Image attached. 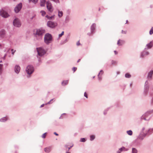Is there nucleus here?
I'll return each mask as SVG.
<instances>
[{
	"instance_id": "obj_43",
	"label": "nucleus",
	"mask_w": 153,
	"mask_h": 153,
	"mask_svg": "<svg viewBox=\"0 0 153 153\" xmlns=\"http://www.w3.org/2000/svg\"><path fill=\"white\" fill-rule=\"evenodd\" d=\"M73 146V145L72 146H70V147H68V146H65V147L66 148H68V151H69L71 149V148Z\"/></svg>"
},
{
	"instance_id": "obj_3",
	"label": "nucleus",
	"mask_w": 153,
	"mask_h": 153,
	"mask_svg": "<svg viewBox=\"0 0 153 153\" xmlns=\"http://www.w3.org/2000/svg\"><path fill=\"white\" fill-rule=\"evenodd\" d=\"M152 113L153 110L147 111L141 117V119L145 120H149L150 119L149 116Z\"/></svg>"
},
{
	"instance_id": "obj_53",
	"label": "nucleus",
	"mask_w": 153,
	"mask_h": 153,
	"mask_svg": "<svg viewBox=\"0 0 153 153\" xmlns=\"http://www.w3.org/2000/svg\"><path fill=\"white\" fill-rule=\"evenodd\" d=\"M114 53L115 54V55H116L117 54V52L116 51H114Z\"/></svg>"
},
{
	"instance_id": "obj_19",
	"label": "nucleus",
	"mask_w": 153,
	"mask_h": 153,
	"mask_svg": "<svg viewBox=\"0 0 153 153\" xmlns=\"http://www.w3.org/2000/svg\"><path fill=\"white\" fill-rule=\"evenodd\" d=\"M103 71L102 70H101L100 71V73H99V74L98 75V79L99 81L101 80L102 79L101 76H100L99 75H100V74L102 75V74H103Z\"/></svg>"
},
{
	"instance_id": "obj_30",
	"label": "nucleus",
	"mask_w": 153,
	"mask_h": 153,
	"mask_svg": "<svg viewBox=\"0 0 153 153\" xmlns=\"http://www.w3.org/2000/svg\"><path fill=\"white\" fill-rule=\"evenodd\" d=\"M153 132V128H149L148 131V133L151 134Z\"/></svg>"
},
{
	"instance_id": "obj_8",
	"label": "nucleus",
	"mask_w": 153,
	"mask_h": 153,
	"mask_svg": "<svg viewBox=\"0 0 153 153\" xmlns=\"http://www.w3.org/2000/svg\"><path fill=\"white\" fill-rule=\"evenodd\" d=\"M13 25L16 27H19L21 26V23L19 20L17 19H15L13 22Z\"/></svg>"
},
{
	"instance_id": "obj_5",
	"label": "nucleus",
	"mask_w": 153,
	"mask_h": 153,
	"mask_svg": "<svg viewBox=\"0 0 153 153\" xmlns=\"http://www.w3.org/2000/svg\"><path fill=\"white\" fill-rule=\"evenodd\" d=\"M34 71V68L31 65H29L28 66L26 69V72L28 75H30L32 74L33 73Z\"/></svg>"
},
{
	"instance_id": "obj_25",
	"label": "nucleus",
	"mask_w": 153,
	"mask_h": 153,
	"mask_svg": "<svg viewBox=\"0 0 153 153\" xmlns=\"http://www.w3.org/2000/svg\"><path fill=\"white\" fill-rule=\"evenodd\" d=\"M58 16L59 18L63 16V12L62 11H60L59 10H58Z\"/></svg>"
},
{
	"instance_id": "obj_26",
	"label": "nucleus",
	"mask_w": 153,
	"mask_h": 153,
	"mask_svg": "<svg viewBox=\"0 0 153 153\" xmlns=\"http://www.w3.org/2000/svg\"><path fill=\"white\" fill-rule=\"evenodd\" d=\"M68 80L64 81L62 82V84L63 85H65L68 84Z\"/></svg>"
},
{
	"instance_id": "obj_56",
	"label": "nucleus",
	"mask_w": 153,
	"mask_h": 153,
	"mask_svg": "<svg viewBox=\"0 0 153 153\" xmlns=\"http://www.w3.org/2000/svg\"><path fill=\"white\" fill-rule=\"evenodd\" d=\"M50 102V101L49 102H48L46 104H45L46 105L47 104H50V102Z\"/></svg>"
},
{
	"instance_id": "obj_61",
	"label": "nucleus",
	"mask_w": 153,
	"mask_h": 153,
	"mask_svg": "<svg viewBox=\"0 0 153 153\" xmlns=\"http://www.w3.org/2000/svg\"><path fill=\"white\" fill-rule=\"evenodd\" d=\"M65 153H70V152H68V151H67Z\"/></svg>"
},
{
	"instance_id": "obj_47",
	"label": "nucleus",
	"mask_w": 153,
	"mask_h": 153,
	"mask_svg": "<svg viewBox=\"0 0 153 153\" xmlns=\"http://www.w3.org/2000/svg\"><path fill=\"white\" fill-rule=\"evenodd\" d=\"M76 45H77V46H79V45H80V43L79 41H78L77 42Z\"/></svg>"
},
{
	"instance_id": "obj_49",
	"label": "nucleus",
	"mask_w": 153,
	"mask_h": 153,
	"mask_svg": "<svg viewBox=\"0 0 153 153\" xmlns=\"http://www.w3.org/2000/svg\"><path fill=\"white\" fill-rule=\"evenodd\" d=\"M107 111L105 110L104 111V115H105L107 114Z\"/></svg>"
},
{
	"instance_id": "obj_41",
	"label": "nucleus",
	"mask_w": 153,
	"mask_h": 153,
	"mask_svg": "<svg viewBox=\"0 0 153 153\" xmlns=\"http://www.w3.org/2000/svg\"><path fill=\"white\" fill-rule=\"evenodd\" d=\"M46 133H45L44 134H43L42 136V138H45V137H46Z\"/></svg>"
},
{
	"instance_id": "obj_29",
	"label": "nucleus",
	"mask_w": 153,
	"mask_h": 153,
	"mask_svg": "<svg viewBox=\"0 0 153 153\" xmlns=\"http://www.w3.org/2000/svg\"><path fill=\"white\" fill-rule=\"evenodd\" d=\"M127 134L131 136L132 134V131L131 130H129L127 131Z\"/></svg>"
},
{
	"instance_id": "obj_21",
	"label": "nucleus",
	"mask_w": 153,
	"mask_h": 153,
	"mask_svg": "<svg viewBox=\"0 0 153 153\" xmlns=\"http://www.w3.org/2000/svg\"><path fill=\"white\" fill-rule=\"evenodd\" d=\"M153 74V71H151L148 73L147 77L148 79H151Z\"/></svg>"
},
{
	"instance_id": "obj_44",
	"label": "nucleus",
	"mask_w": 153,
	"mask_h": 153,
	"mask_svg": "<svg viewBox=\"0 0 153 153\" xmlns=\"http://www.w3.org/2000/svg\"><path fill=\"white\" fill-rule=\"evenodd\" d=\"M77 69V68L76 67H73L72 68V70L74 71V72Z\"/></svg>"
},
{
	"instance_id": "obj_37",
	"label": "nucleus",
	"mask_w": 153,
	"mask_h": 153,
	"mask_svg": "<svg viewBox=\"0 0 153 153\" xmlns=\"http://www.w3.org/2000/svg\"><path fill=\"white\" fill-rule=\"evenodd\" d=\"M80 141L81 142H84L86 141V140L85 138H81Z\"/></svg>"
},
{
	"instance_id": "obj_17",
	"label": "nucleus",
	"mask_w": 153,
	"mask_h": 153,
	"mask_svg": "<svg viewBox=\"0 0 153 153\" xmlns=\"http://www.w3.org/2000/svg\"><path fill=\"white\" fill-rule=\"evenodd\" d=\"M5 34V31L4 30H1L0 31V37L3 38L4 37Z\"/></svg>"
},
{
	"instance_id": "obj_45",
	"label": "nucleus",
	"mask_w": 153,
	"mask_h": 153,
	"mask_svg": "<svg viewBox=\"0 0 153 153\" xmlns=\"http://www.w3.org/2000/svg\"><path fill=\"white\" fill-rule=\"evenodd\" d=\"M84 96L86 97V98H88V95L86 93V92H85L84 94Z\"/></svg>"
},
{
	"instance_id": "obj_18",
	"label": "nucleus",
	"mask_w": 153,
	"mask_h": 153,
	"mask_svg": "<svg viewBox=\"0 0 153 153\" xmlns=\"http://www.w3.org/2000/svg\"><path fill=\"white\" fill-rule=\"evenodd\" d=\"M153 46V40L151 41L149 43L146 45V46L147 47V49L151 48Z\"/></svg>"
},
{
	"instance_id": "obj_52",
	"label": "nucleus",
	"mask_w": 153,
	"mask_h": 153,
	"mask_svg": "<svg viewBox=\"0 0 153 153\" xmlns=\"http://www.w3.org/2000/svg\"><path fill=\"white\" fill-rule=\"evenodd\" d=\"M54 134H55L56 135V136H58V134H57L56 132H54Z\"/></svg>"
},
{
	"instance_id": "obj_2",
	"label": "nucleus",
	"mask_w": 153,
	"mask_h": 153,
	"mask_svg": "<svg viewBox=\"0 0 153 153\" xmlns=\"http://www.w3.org/2000/svg\"><path fill=\"white\" fill-rule=\"evenodd\" d=\"M53 39L51 35L48 33L45 34L44 38V42L47 45H49L51 43Z\"/></svg>"
},
{
	"instance_id": "obj_11",
	"label": "nucleus",
	"mask_w": 153,
	"mask_h": 153,
	"mask_svg": "<svg viewBox=\"0 0 153 153\" xmlns=\"http://www.w3.org/2000/svg\"><path fill=\"white\" fill-rule=\"evenodd\" d=\"M149 89V85H148V82L146 81L145 83V88L144 91V93L146 94L148 93Z\"/></svg>"
},
{
	"instance_id": "obj_60",
	"label": "nucleus",
	"mask_w": 153,
	"mask_h": 153,
	"mask_svg": "<svg viewBox=\"0 0 153 153\" xmlns=\"http://www.w3.org/2000/svg\"><path fill=\"white\" fill-rule=\"evenodd\" d=\"M53 99H52L50 101V102H51L52 101H53Z\"/></svg>"
},
{
	"instance_id": "obj_51",
	"label": "nucleus",
	"mask_w": 153,
	"mask_h": 153,
	"mask_svg": "<svg viewBox=\"0 0 153 153\" xmlns=\"http://www.w3.org/2000/svg\"><path fill=\"white\" fill-rule=\"evenodd\" d=\"M92 34L91 32V33H88V35L89 36L91 35V34Z\"/></svg>"
},
{
	"instance_id": "obj_14",
	"label": "nucleus",
	"mask_w": 153,
	"mask_h": 153,
	"mask_svg": "<svg viewBox=\"0 0 153 153\" xmlns=\"http://www.w3.org/2000/svg\"><path fill=\"white\" fill-rule=\"evenodd\" d=\"M20 70V68L18 65H16L14 68V71L15 72L17 73L18 74Z\"/></svg>"
},
{
	"instance_id": "obj_22",
	"label": "nucleus",
	"mask_w": 153,
	"mask_h": 153,
	"mask_svg": "<svg viewBox=\"0 0 153 153\" xmlns=\"http://www.w3.org/2000/svg\"><path fill=\"white\" fill-rule=\"evenodd\" d=\"M46 2L45 0H40V4L41 7H44L45 6Z\"/></svg>"
},
{
	"instance_id": "obj_1",
	"label": "nucleus",
	"mask_w": 153,
	"mask_h": 153,
	"mask_svg": "<svg viewBox=\"0 0 153 153\" xmlns=\"http://www.w3.org/2000/svg\"><path fill=\"white\" fill-rule=\"evenodd\" d=\"M45 32V30L41 28L36 29V30H34V34L35 39L39 41L42 40L43 35Z\"/></svg>"
},
{
	"instance_id": "obj_50",
	"label": "nucleus",
	"mask_w": 153,
	"mask_h": 153,
	"mask_svg": "<svg viewBox=\"0 0 153 153\" xmlns=\"http://www.w3.org/2000/svg\"><path fill=\"white\" fill-rule=\"evenodd\" d=\"M145 129V128L144 127H143L142 128V129L141 132H143V131Z\"/></svg>"
},
{
	"instance_id": "obj_13",
	"label": "nucleus",
	"mask_w": 153,
	"mask_h": 153,
	"mask_svg": "<svg viewBox=\"0 0 153 153\" xmlns=\"http://www.w3.org/2000/svg\"><path fill=\"white\" fill-rule=\"evenodd\" d=\"M96 24L95 23H93L91 27V30L92 33H94L95 29Z\"/></svg>"
},
{
	"instance_id": "obj_59",
	"label": "nucleus",
	"mask_w": 153,
	"mask_h": 153,
	"mask_svg": "<svg viewBox=\"0 0 153 153\" xmlns=\"http://www.w3.org/2000/svg\"><path fill=\"white\" fill-rule=\"evenodd\" d=\"M6 54H5V55H4V58H5V56H6Z\"/></svg>"
},
{
	"instance_id": "obj_9",
	"label": "nucleus",
	"mask_w": 153,
	"mask_h": 153,
	"mask_svg": "<svg viewBox=\"0 0 153 153\" xmlns=\"http://www.w3.org/2000/svg\"><path fill=\"white\" fill-rule=\"evenodd\" d=\"M46 4L47 8L48 10L50 12H52L53 10L51 3L49 1H48L46 2Z\"/></svg>"
},
{
	"instance_id": "obj_24",
	"label": "nucleus",
	"mask_w": 153,
	"mask_h": 153,
	"mask_svg": "<svg viewBox=\"0 0 153 153\" xmlns=\"http://www.w3.org/2000/svg\"><path fill=\"white\" fill-rule=\"evenodd\" d=\"M55 16L54 15H53L51 16H48V15L46 16V17L49 20H52V19H54V17Z\"/></svg>"
},
{
	"instance_id": "obj_12",
	"label": "nucleus",
	"mask_w": 153,
	"mask_h": 153,
	"mask_svg": "<svg viewBox=\"0 0 153 153\" xmlns=\"http://www.w3.org/2000/svg\"><path fill=\"white\" fill-rule=\"evenodd\" d=\"M147 134V133H145L143 132H141L138 136V138L140 140H142L146 137Z\"/></svg>"
},
{
	"instance_id": "obj_23",
	"label": "nucleus",
	"mask_w": 153,
	"mask_h": 153,
	"mask_svg": "<svg viewBox=\"0 0 153 153\" xmlns=\"http://www.w3.org/2000/svg\"><path fill=\"white\" fill-rule=\"evenodd\" d=\"M7 120V118L6 117H3L0 119V121L2 122H4Z\"/></svg>"
},
{
	"instance_id": "obj_35",
	"label": "nucleus",
	"mask_w": 153,
	"mask_h": 153,
	"mask_svg": "<svg viewBox=\"0 0 153 153\" xmlns=\"http://www.w3.org/2000/svg\"><path fill=\"white\" fill-rule=\"evenodd\" d=\"M117 62L116 61L112 60L111 61V64L112 65H116L117 64Z\"/></svg>"
},
{
	"instance_id": "obj_63",
	"label": "nucleus",
	"mask_w": 153,
	"mask_h": 153,
	"mask_svg": "<svg viewBox=\"0 0 153 153\" xmlns=\"http://www.w3.org/2000/svg\"><path fill=\"white\" fill-rule=\"evenodd\" d=\"M95 77V76H93V78H94V77Z\"/></svg>"
},
{
	"instance_id": "obj_64",
	"label": "nucleus",
	"mask_w": 153,
	"mask_h": 153,
	"mask_svg": "<svg viewBox=\"0 0 153 153\" xmlns=\"http://www.w3.org/2000/svg\"><path fill=\"white\" fill-rule=\"evenodd\" d=\"M61 117H59V118H60H60H61Z\"/></svg>"
},
{
	"instance_id": "obj_57",
	"label": "nucleus",
	"mask_w": 153,
	"mask_h": 153,
	"mask_svg": "<svg viewBox=\"0 0 153 153\" xmlns=\"http://www.w3.org/2000/svg\"><path fill=\"white\" fill-rule=\"evenodd\" d=\"M120 152L119 150L118 151H117V153H120Z\"/></svg>"
},
{
	"instance_id": "obj_36",
	"label": "nucleus",
	"mask_w": 153,
	"mask_h": 153,
	"mask_svg": "<svg viewBox=\"0 0 153 153\" xmlns=\"http://www.w3.org/2000/svg\"><path fill=\"white\" fill-rule=\"evenodd\" d=\"M70 20V18L68 16H67L66 17L65 21L66 22H68Z\"/></svg>"
},
{
	"instance_id": "obj_10",
	"label": "nucleus",
	"mask_w": 153,
	"mask_h": 153,
	"mask_svg": "<svg viewBox=\"0 0 153 153\" xmlns=\"http://www.w3.org/2000/svg\"><path fill=\"white\" fill-rule=\"evenodd\" d=\"M22 7V4L20 3L18 4L14 8V10L16 13H18L21 10Z\"/></svg>"
},
{
	"instance_id": "obj_6",
	"label": "nucleus",
	"mask_w": 153,
	"mask_h": 153,
	"mask_svg": "<svg viewBox=\"0 0 153 153\" xmlns=\"http://www.w3.org/2000/svg\"><path fill=\"white\" fill-rule=\"evenodd\" d=\"M0 15L2 17L4 18H7L10 16L8 13L3 9L0 10Z\"/></svg>"
},
{
	"instance_id": "obj_28",
	"label": "nucleus",
	"mask_w": 153,
	"mask_h": 153,
	"mask_svg": "<svg viewBox=\"0 0 153 153\" xmlns=\"http://www.w3.org/2000/svg\"><path fill=\"white\" fill-rule=\"evenodd\" d=\"M132 153H137V150L135 148H133L132 150Z\"/></svg>"
},
{
	"instance_id": "obj_62",
	"label": "nucleus",
	"mask_w": 153,
	"mask_h": 153,
	"mask_svg": "<svg viewBox=\"0 0 153 153\" xmlns=\"http://www.w3.org/2000/svg\"><path fill=\"white\" fill-rule=\"evenodd\" d=\"M128 22V20H127L126 21V23H127Z\"/></svg>"
},
{
	"instance_id": "obj_55",
	"label": "nucleus",
	"mask_w": 153,
	"mask_h": 153,
	"mask_svg": "<svg viewBox=\"0 0 153 153\" xmlns=\"http://www.w3.org/2000/svg\"><path fill=\"white\" fill-rule=\"evenodd\" d=\"M2 66H3V65H2L1 64H0V67L1 68H0L1 69V68L2 67Z\"/></svg>"
},
{
	"instance_id": "obj_33",
	"label": "nucleus",
	"mask_w": 153,
	"mask_h": 153,
	"mask_svg": "<svg viewBox=\"0 0 153 153\" xmlns=\"http://www.w3.org/2000/svg\"><path fill=\"white\" fill-rule=\"evenodd\" d=\"M29 1H32L33 3L36 4V3L38 1V0H28Z\"/></svg>"
},
{
	"instance_id": "obj_4",
	"label": "nucleus",
	"mask_w": 153,
	"mask_h": 153,
	"mask_svg": "<svg viewBox=\"0 0 153 153\" xmlns=\"http://www.w3.org/2000/svg\"><path fill=\"white\" fill-rule=\"evenodd\" d=\"M36 50L39 56H42L45 54L46 51L42 48L39 47L36 48Z\"/></svg>"
},
{
	"instance_id": "obj_7",
	"label": "nucleus",
	"mask_w": 153,
	"mask_h": 153,
	"mask_svg": "<svg viewBox=\"0 0 153 153\" xmlns=\"http://www.w3.org/2000/svg\"><path fill=\"white\" fill-rule=\"evenodd\" d=\"M57 25L56 22H53L51 21H48L47 23V25L48 27L51 28H54Z\"/></svg>"
},
{
	"instance_id": "obj_27",
	"label": "nucleus",
	"mask_w": 153,
	"mask_h": 153,
	"mask_svg": "<svg viewBox=\"0 0 153 153\" xmlns=\"http://www.w3.org/2000/svg\"><path fill=\"white\" fill-rule=\"evenodd\" d=\"M125 148L123 146L122 147L119 149V151L121 152L125 150V151H127L128 150V149H126V150H125Z\"/></svg>"
},
{
	"instance_id": "obj_54",
	"label": "nucleus",
	"mask_w": 153,
	"mask_h": 153,
	"mask_svg": "<svg viewBox=\"0 0 153 153\" xmlns=\"http://www.w3.org/2000/svg\"><path fill=\"white\" fill-rule=\"evenodd\" d=\"M44 105H45V104H42V105H41V106H40V107L41 108H42V107H43V106H44Z\"/></svg>"
},
{
	"instance_id": "obj_46",
	"label": "nucleus",
	"mask_w": 153,
	"mask_h": 153,
	"mask_svg": "<svg viewBox=\"0 0 153 153\" xmlns=\"http://www.w3.org/2000/svg\"><path fill=\"white\" fill-rule=\"evenodd\" d=\"M122 33L126 34V31H123V30H122Z\"/></svg>"
},
{
	"instance_id": "obj_40",
	"label": "nucleus",
	"mask_w": 153,
	"mask_h": 153,
	"mask_svg": "<svg viewBox=\"0 0 153 153\" xmlns=\"http://www.w3.org/2000/svg\"><path fill=\"white\" fill-rule=\"evenodd\" d=\"M64 33V31H62L61 34H59V37H61L63 35Z\"/></svg>"
},
{
	"instance_id": "obj_16",
	"label": "nucleus",
	"mask_w": 153,
	"mask_h": 153,
	"mask_svg": "<svg viewBox=\"0 0 153 153\" xmlns=\"http://www.w3.org/2000/svg\"><path fill=\"white\" fill-rule=\"evenodd\" d=\"M52 149L51 146H49L44 149L45 151L47 153H49L50 152Z\"/></svg>"
},
{
	"instance_id": "obj_38",
	"label": "nucleus",
	"mask_w": 153,
	"mask_h": 153,
	"mask_svg": "<svg viewBox=\"0 0 153 153\" xmlns=\"http://www.w3.org/2000/svg\"><path fill=\"white\" fill-rule=\"evenodd\" d=\"M51 1H52L56 3H59V0H50Z\"/></svg>"
},
{
	"instance_id": "obj_20",
	"label": "nucleus",
	"mask_w": 153,
	"mask_h": 153,
	"mask_svg": "<svg viewBox=\"0 0 153 153\" xmlns=\"http://www.w3.org/2000/svg\"><path fill=\"white\" fill-rule=\"evenodd\" d=\"M125 43V41L123 40H118L117 44L119 45H121Z\"/></svg>"
},
{
	"instance_id": "obj_15",
	"label": "nucleus",
	"mask_w": 153,
	"mask_h": 153,
	"mask_svg": "<svg viewBox=\"0 0 153 153\" xmlns=\"http://www.w3.org/2000/svg\"><path fill=\"white\" fill-rule=\"evenodd\" d=\"M149 54V52L147 51H143L141 54L140 57H143L145 56L148 55Z\"/></svg>"
},
{
	"instance_id": "obj_39",
	"label": "nucleus",
	"mask_w": 153,
	"mask_h": 153,
	"mask_svg": "<svg viewBox=\"0 0 153 153\" xmlns=\"http://www.w3.org/2000/svg\"><path fill=\"white\" fill-rule=\"evenodd\" d=\"M153 33V28L152 27L151 29L149 31V34L150 35H152Z\"/></svg>"
},
{
	"instance_id": "obj_32",
	"label": "nucleus",
	"mask_w": 153,
	"mask_h": 153,
	"mask_svg": "<svg viewBox=\"0 0 153 153\" xmlns=\"http://www.w3.org/2000/svg\"><path fill=\"white\" fill-rule=\"evenodd\" d=\"M95 138V136L94 135H91L90 137V140L91 141H92Z\"/></svg>"
},
{
	"instance_id": "obj_31",
	"label": "nucleus",
	"mask_w": 153,
	"mask_h": 153,
	"mask_svg": "<svg viewBox=\"0 0 153 153\" xmlns=\"http://www.w3.org/2000/svg\"><path fill=\"white\" fill-rule=\"evenodd\" d=\"M125 76L126 78H129L131 77V75L128 73H126L125 74Z\"/></svg>"
},
{
	"instance_id": "obj_48",
	"label": "nucleus",
	"mask_w": 153,
	"mask_h": 153,
	"mask_svg": "<svg viewBox=\"0 0 153 153\" xmlns=\"http://www.w3.org/2000/svg\"><path fill=\"white\" fill-rule=\"evenodd\" d=\"M68 41V39L67 38L64 41V43H66V42H67Z\"/></svg>"
},
{
	"instance_id": "obj_34",
	"label": "nucleus",
	"mask_w": 153,
	"mask_h": 153,
	"mask_svg": "<svg viewBox=\"0 0 153 153\" xmlns=\"http://www.w3.org/2000/svg\"><path fill=\"white\" fill-rule=\"evenodd\" d=\"M41 13H42V15L43 16H45L46 14V12H45V11L43 10H42L41 11Z\"/></svg>"
},
{
	"instance_id": "obj_42",
	"label": "nucleus",
	"mask_w": 153,
	"mask_h": 153,
	"mask_svg": "<svg viewBox=\"0 0 153 153\" xmlns=\"http://www.w3.org/2000/svg\"><path fill=\"white\" fill-rule=\"evenodd\" d=\"M11 51H12V54H13V55H14V53L16 51V50H14L13 49H12L11 50Z\"/></svg>"
},
{
	"instance_id": "obj_58",
	"label": "nucleus",
	"mask_w": 153,
	"mask_h": 153,
	"mask_svg": "<svg viewBox=\"0 0 153 153\" xmlns=\"http://www.w3.org/2000/svg\"><path fill=\"white\" fill-rule=\"evenodd\" d=\"M80 59H78V61H77V62H80Z\"/></svg>"
}]
</instances>
